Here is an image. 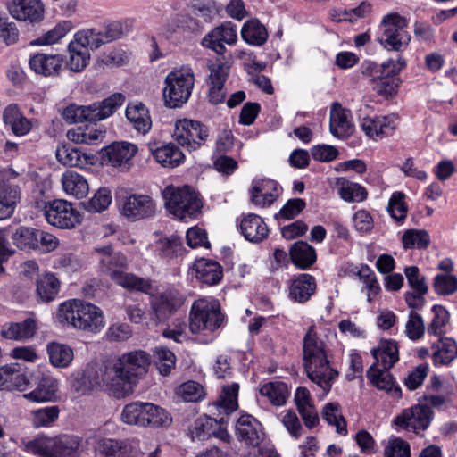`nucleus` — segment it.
<instances>
[{
  "instance_id": "1",
  "label": "nucleus",
  "mask_w": 457,
  "mask_h": 457,
  "mask_svg": "<svg viewBox=\"0 0 457 457\" xmlns=\"http://www.w3.org/2000/svg\"><path fill=\"white\" fill-rule=\"evenodd\" d=\"M122 25L112 22L101 30L87 29L75 35V39L69 44V60L66 66L74 72L82 71L90 59L89 49H97L101 46L121 37Z\"/></svg>"
},
{
  "instance_id": "2",
  "label": "nucleus",
  "mask_w": 457,
  "mask_h": 457,
  "mask_svg": "<svg viewBox=\"0 0 457 457\" xmlns=\"http://www.w3.org/2000/svg\"><path fill=\"white\" fill-rule=\"evenodd\" d=\"M303 361L309 379L328 394L338 373L329 366L325 344L318 337L313 327L308 329L303 338Z\"/></svg>"
},
{
  "instance_id": "3",
  "label": "nucleus",
  "mask_w": 457,
  "mask_h": 457,
  "mask_svg": "<svg viewBox=\"0 0 457 457\" xmlns=\"http://www.w3.org/2000/svg\"><path fill=\"white\" fill-rule=\"evenodd\" d=\"M56 316L59 322L87 332L96 333L105 325L102 310L79 299L62 303Z\"/></svg>"
},
{
  "instance_id": "4",
  "label": "nucleus",
  "mask_w": 457,
  "mask_h": 457,
  "mask_svg": "<svg viewBox=\"0 0 457 457\" xmlns=\"http://www.w3.org/2000/svg\"><path fill=\"white\" fill-rule=\"evenodd\" d=\"M121 420L142 428H161L171 424L172 418L163 408L152 403L134 402L125 405Z\"/></svg>"
},
{
  "instance_id": "5",
  "label": "nucleus",
  "mask_w": 457,
  "mask_h": 457,
  "mask_svg": "<svg viewBox=\"0 0 457 457\" xmlns=\"http://www.w3.org/2000/svg\"><path fill=\"white\" fill-rule=\"evenodd\" d=\"M406 66L401 56L396 61L388 60L380 66L369 62L365 72L369 74L373 89L380 96L389 97L395 95L399 86L398 73Z\"/></svg>"
},
{
  "instance_id": "6",
  "label": "nucleus",
  "mask_w": 457,
  "mask_h": 457,
  "mask_svg": "<svg viewBox=\"0 0 457 457\" xmlns=\"http://www.w3.org/2000/svg\"><path fill=\"white\" fill-rule=\"evenodd\" d=\"M162 196L167 210L179 220L195 217L201 211V200L189 187L168 186L162 191Z\"/></svg>"
},
{
  "instance_id": "7",
  "label": "nucleus",
  "mask_w": 457,
  "mask_h": 457,
  "mask_svg": "<svg viewBox=\"0 0 457 457\" xmlns=\"http://www.w3.org/2000/svg\"><path fill=\"white\" fill-rule=\"evenodd\" d=\"M224 316L216 300L204 298L195 301L190 312L189 328L192 333L212 332L221 327Z\"/></svg>"
},
{
  "instance_id": "8",
  "label": "nucleus",
  "mask_w": 457,
  "mask_h": 457,
  "mask_svg": "<svg viewBox=\"0 0 457 457\" xmlns=\"http://www.w3.org/2000/svg\"><path fill=\"white\" fill-rule=\"evenodd\" d=\"M195 84L193 72L188 70L172 71L165 78L163 98L170 108H177L186 104Z\"/></svg>"
},
{
  "instance_id": "9",
  "label": "nucleus",
  "mask_w": 457,
  "mask_h": 457,
  "mask_svg": "<svg viewBox=\"0 0 457 457\" xmlns=\"http://www.w3.org/2000/svg\"><path fill=\"white\" fill-rule=\"evenodd\" d=\"M127 258L120 253H113L109 262L101 264L103 271L107 272L112 279L124 288L147 294L152 288L151 281L132 273L124 272L127 268Z\"/></svg>"
},
{
  "instance_id": "10",
  "label": "nucleus",
  "mask_w": 457,
  "mask_h": 457,
  "mask_svg": "<svg viewBox=\"0 0 457 457\" xmlns=\"http://www.w3.org/2000/svg\"><path fill=\"white\" fill-rule=\"evenodd\" d=\"M407 20L396 12L386 15L381 21L382 33L379 43L387 50L402 51L411 41V35L405 30Z\"/></svg>"
},
{
  "instance_id": "11",
  "label": "nucleus",
  "mask_w": 457,
  "mask_h": 457,
  "mask_svg": "<svg viewBox=\"0 0 457 457\" xmlns=\"http://www.w3.org/2000/svg\"><path fill=\"white\" fill-rule=\"evenodd\" d=\"M100 386L112 391L116 397L123 396L132 390L131 382L119 358L108 361L97 371Z\"/></svg>"
},
{
  "instance_id": "12",
  "label": "nucleus",
  "mask_w": 457,
  "mask_h": 457,
  "mask_svg": "<svg viewBox=\"0 0 457 457\" xmlns=\"http://www.w3.org/2000/svg\"><path fill=\"white\" fill-rule=\"evenodd\" d=\"M18 175L11 170L0 171V220L10 218L21 198Z\"/></svg>"
},
{
  "instance_id": "13",
  "label": "nucleus",
  "mask_w": 457,
  "mask_h": 457,
  "mask_svg": "<svg viewBox=\"0 0 457 457\" xmlns=\"http://www.w3.org/2000/svg\"><path fill=\"white\" fill-rule=\"evenodd\" d=\"M47 222L59 228H71L80 222V215L71 203L62 199L48 202L45 205Z\"/></svg>"
},
{
  "instance_id": "14",
  "label": "nucleus",
  "mask_w": 457,
  "mask_h": 457,
  "mask_svg": "<svg viewBox=\"0 0 457 457\" xmlns=\"http://www.w3.org/2000/svg\"><path fill=\"white\" fill-rule=\"evenodd\" d=\"M6 7L12 18L32 26L45 19V5L41 0H11Z\"/></svg>"
},
{
  "instance_id": "15",
  "label": "nucleus",
  "mask_w": 457,
  "mask_h": 457,
  "mask_svg": "<svg viewBox=\"0 0 457 457\" xmlns=\"http://www.w3.org/2000/svg\"><path fill=\"white\" fill-rule=\"evenodd\" d=\"M155 211V204L147 195L133 194L123 197L120 202L121 215L131 220L150 218L154 215Z\"/></svg>"
},
{
  "instance_id": "16",
  "label": "nucleus",
  "mask_w": 457,
  "mask_h": 457,
  "mask_svg": "<svg viewBox=\"0 0 457 457\" xmlns=\"http://www.w3.org/2000/svg\"><path fill=\"white\" fill-rule=\"evenodd\" d=\"M432 417V411L425 405H415L404 409L394 420V424L402 428L419 433L428 428Z\"/></svg>"
},
{
  "instance_id": "17",
  "label": "nucleus",
  "mask_w": 457,
  "mask_h": 457,
  "mask_svg": "<svg viewBox=\"0 0 457 457\" xmlns=\"http://www.w3.org/2000/svg\"><path fill=\"white\" fill-rule=\"evenodd\" d=\"M237 41L236 26L229 21L215 27L202 39L203 46L214 51L218 55H225V44L233 46Z\"/></svg>"
},
{
  "instance_id": "18",
  "label": "nucleus",
  "mask_w": 457,
  "mask_h": 457,
  "mask_svg": "<svg viewBox=\"0 0 457 457\" xmlns=\"http://www.w3.org/2000/svg\"><path fill=\"white\" fill-rule=\"evenodd\" d=\"M126 97L121 93H114L107 98L83 105L85 122L96 123L111 117L123 104Z\"/></svg>"
},
{
  "instance_id": "19",
  "label": "nucleus",
  "mask_w": 457,
  "mask_h": 457,
  "mask_svg": "<svg viewBox=\"0 0 457 457\" xmlns=\"http://www.w3.org/2000/svg\"><path fill=\"white\" fill-rule=\"evenodd\" d=\"M57 160L65 166L82 169L95 165L98 156L85 152L75 145H61L56 149Z\"/></svg>"
},
{
  "instance_id": "20",
  "label": "nucleus",
  "mask_w": 457,
  "mask_h": 457,
  "mask_svg": "<svg viewBox=\"0 0 457 457\" xmlns=\"http://www.w3.org/2000/svg\"><path fill=\"white\" fill-rule=\"evenodd\" d=\"M173 137L178 143H198L208 139L209 129L199 121L184 119L176 122Z\"/></svg>"
},
{
  "instance_id": "21",
  "label": "nucleus",
  "mask_w": 457,
  "mask_h": 457,
  "mask_svg": "<svg viewBox=\"0 0 457 457\" xmlns=\"http://www.w3.org/2000/svg\"><path fill=\"white\" fill-rule=\"evenodd\" d=\"M137 152L136 145H106L99 152L102 165L120 167L127 164Z\"/></svg>"
},
{
  "instance_id": "22",
  "label": "nucleus",
  "mask_w": 457,
  "mask_h": 457,
  "mask_svg": "<svg viewBox=\"0 0 457 457\" xmlns=\"http://www.w3.org/2000/svg\"><path fill=\"white\" fill-rule=\"evenodd\" d=\"M120 361L123 363L124 370L131 384L145 375L151 363L150 354L143 350H136L121 355Z\"/></svg>"
},
{
  "instance_id": "23",
  "label": "nucleus",
  "mask_w": 457,
  "mask_h": 457,
  "mask_svg": "<svg viewBox=\"0 0 457 457\" xmlns=\"http://www.w3.org/2000/svg\"><path fill=\"white\" fill-rule=\"evenodd\" d=\"M29 385L27 375L19 363H11L0 367V390H26Z\"/></svg>"
},
{
  "instance_id": "24",
  "label": "nucleus",
  "mask_w": 457,
  "mask_h": 457,
  "mask_svg": "<svg viewBox=\"0 0 457 457\" xmlns=\"http://www.w3.org/2000/svg\"><path fill=\"white\" fill-rule=\"evenodd\" d=\"M183 303L182 296L177 292H165L157 295L152 301V309L156 322L165 320L173 312L179 309Z\"/></svg>"
},
{
  "instance_id": "25",
  "label": "nucleus",
  "mask_w": 457,
  "mask_h": 457,
  "mask_svg": "<svg viewBox=\"0 0 457 457\" xmlns=\"http://www.w3.org/2000/svg\"><path fill=\"white\" fill-rule=\"evenodd\" d=\"M251 202L258 207H268L278 197V183L271 179H261L253 182L250 189Z\"/></svg>"
},
{
  "instance_id": "26",
  "label": "nucleus",
  "mask_w": 457,
  "mask_h": 457,
  "mask_svg": "<svg viewBox=\"0 0 457 457\" xmlns=\"http://www.w3.org/2000/svg\"><path fill=\"white\" fill-rule=\"evenodd\" d=\"M329 127L332 135L339 140L346 139L353 132L354 127L349 119V112L338 103L331 106Z\"/></svg>"
},
{
  "instance_id": "27",
  "label": "nucleus",
  "mask_w": 457,
  "mask_h": 457,
  "mask_svg": "<svg viewBox=\"0 0 457 457\" xmlns=\"http://www.w3.org/2000/svg\"><path fill=\"white\" fill-rule=\"evenodd\" d=\"M236 435L246 445L256 446L262 441V425L252 415L244 414L236 423Z\"/></svg>"
},
{
  "instance_id": "28",
  "label": "nucleus",
  "mask_w": 457,
  "mask_h": 457,
  "mask_svg": "<svg viewBox=\"0 0 457 457\" xmlns=\"http://www.w3.org/2000/svg\"><path fill=\"white\" fill-rule=\"evenodd\" d=\"M29 64L37 74L45 77L57 76L62 69L63 58L57 54H37L30 57Z\"/></svg>"
},
{
  "instance_id": "29",
  "label": "nucleus",
  "mask_w": 457,
  "mask_h": 457,
  "mask_svg": "<svg viewBox=\"0 0 457 457\" xmlns=\"http://www.w3.org/2000/svg\"><path fill=\"white\" fill-rule=\"evenodd\" d=\"M239 228L245 238L253 243L262 242L269 235L266 223L254 213L245 215L240 221Z\"/></svg>"
},
{
  "instance_id": "30",
  "label": "nucleus",
  "mask_w": 457,
  "mask_h": 457,
  "mask_svg": "<svg viewBox=\"0 0 457 457\" xmlns=\"http://www.w3.org/2000/svg\"><path fill=\"white\" fill-rule=\"evenodd\" d=\"M397 118L392 116H381L377 118H364L361 120V129L370 138L376 140L378 137L389 136L395 129Z\"/></svg>"
},
{
  "instance_id": "31",
  "label": "nucleus",
  "mask_w": 457,
  "mask_h": 457,
  "mask_svg": "<svg viewBox=\"0 0 457 457\" xmlns=\"http://www.w3.org/2000/svg\"><path fill=\"white\" fill-rule=\"evenodd\" d=\"M388 370H389L379 369L376 367V364H373L367 371V378L378 390L385 391L393 397L400 398L402 390L399 386L395 384V381Z\"/></svg>"
},
{
  "instance_id": "32",
  "label": "nucleus",
  "mask_w": 457,
  "mask_h": 457,
  "mask_svg": "<svg viewBox=\"0 0 457 457\" xmlns=\"http://www.w3.org/2000/svg\"><path fill=\"white\" fill-rule=\"evenodd\" d=\"M295 402L306 427L312 428L319 423L318 412L312 403L311 394L306 387H298Z\"/></svg>"
},
{
  "instance_id": "33",
  "label": "nucleus",
  "mask_w": 457,
  "mask_h": 457,
  "mask_svg": "<svg viewBox=\"0 0 457 457\" xmlns=\"http://www.w3.org/2000/svg\"><path fill=\"white\" fill-rule=\"evenodd\" d=\"M58 390V381L50 376L43 377L37 387L27 394L23 397L29 401L35 403L53 402L56 399Z\"/></svg>"
},
{
  "instance_id": "34",
  "label": "nucleus",
  "mask_w": 457,
  "mask_h": 457,
  "mask_svg": "<svg viewBox=\"0 0 457 457\" xmlns=\"http://www.w3.org/2000/svg\"><path fill=\"white\" fill-rule=\"evenodd\" d=\"M315 290V278L310 274H300L292 280L289 295L295 302L305 303Z\"/></svg>"
},
{
  "instance_id": "35",
  "label": "nucleus",
  "mask_w": 457,
  "mask_h": 457,
  "mask_svg": "<svg viewBox=\"0 0 457 457\" xmlns=\"http://www.w3.org/2000/svg\"><path fill=\"white\" fill-rule=\"evenodd\" d=\"M372 356L376 360V367L389 370L398 361V346L393 340H384L379 343L378 348L371 350Z\"/></svg>"
},
{
  "instance_id": "36",
  "label": "nucleus",
  "mask_w": 457,
  "mask_h": 457,
  "mask_svg": "<svg viewBox=\"0 0 457 457\" xmlns=\"http://www.w3.org/2000/svg\"><path fill=\"white\" fill-rule=\"evenodd\" d=\"M96 451L104 457H137L130 443L113 439H101Z\"/></svg>"
},
{
  "instance_id": "37",
  "label": "nucleus",
  "mask_w": 457,
  "mask_h": 457,
  "mask_svg": "<svg viewBox=\"0 0 457 457\" xmlns=\"http://www.w3.org/2000/svg\"><path fill=\"white\" fill-rule=\"evenodd\" d=\"M3 119L13 134L19 137L28 134L32 128L31 120L27 119L15 104H10L4 109Z\"/></svg>"
},
{
  "instance_id": "38",
  "label": "nucleus",
  "mask_w": 457,
  "mask_h": 457,
  "mask_svg": "<svg viewBox=\"0 0 457 457\" xmlns=\"http://www.w3.org/2000/svg\"><path fill=\"white\" fill-rule=\"evenodd\" d=\"M150 151L154 160L165 168L177 167L185 158L184 154L177 145H162L158 147H151Z\"/></svg>"
},
{
  "instance_id": "39",
  "label": "nucleus",
  "mask_w": 457,
  "mask_h": 457,
  "mask_svg": "<svg viewBox=\"0 0 457 457\" xmlns=\"http://www.w3.org/2000/svg\"><path fill=\"white\" fill-rule=\"evenodd\" d=\"M36 330V321L29 318L22 322L4 324L1 328V336L11 340H24L32 337Z\"/></svg>"
},
{
  "instance_id": "40",
  "label": "nucleus",
  "mask_w": 457,
  "mask_h": 457,
  "mask_svg": "<svg viewBox=\"0 0 457 457\" xmlns=\"http://www.w3.org/2000/svg\"><path fill=\"white\" fill-rule=\"evenodd\" d=\"M196 278L206 285L212 286L219 283L222 278V268L216 262L205 259L195 262Z\"/></svg>"
},
{
  "instance_id": "41",
  "label": "nucleus",
  "mask_w": 457,
  "mask_h": 457,
  "mask_svg": "<svg viewBox=\"0 0 457 457\" xmlns=\"http://www.w3.org/2000/svg\"><path fill=\"white\" fill-rule=\"evenodd\" d=\"M62 188L66 194L78 199L87 195L89 187L87 179L75 171H66L62 177Z\"/></svg>"
},
{
  "instance_id": "42",
  "label": "nucleus",
  "mask_w": 457,
  "mask_h": 457,
  "mask_svg": "<svg viewBox=\"0 0 457 457\" xmlns=\"http://www.w3.org/2000/svg\"><path fill=\"white\" fill-rule=\"evenodd\" d=\"M439 339L432 344L433 360L436 364H449L457 356L456 342L449 337H438Z\"/></svg>"
},
{
  "instance_id": "43",
  "label": "nucleus",
  "mask_w": 457,
  "mask_h": 457,
  "mask_svg": "<svg viewBox=\"0 0 457 457\" xmlns=\"http://www.w3.org/2000/svg\"><path fill=\"white\" fill-rule=\"evenodd\" d=\"M289 254L292 262L303 270L311 267L317 259L315 249L303 241L295 242L291 246Z\"/></svg>"
},
{
  "instance_id": "44",
  "label": "nucleus",
  "mask_w": 457,
  "mask_h": 457,
  "mask_svg": "<svg viewBox=\"0 0 457 457\" xmlns=\"http://www.w3.org/2000/svg\"><path fill=\"white\" fill-rule=\"evenodd\" d=\"M126 117L133 124L135 129L141 134L147 133L151 129L152 121L149 112L142 103L128 104Z\"/></svg>"
},
{
  "instance_id": "45",
  "label": "nucleus",
  "mask_w": 457,
  "mask_h": 457,
  "mask_svg": "<svg viewBox=\"0 0 457 457\" xmlns=\"http://www.w3.org/2000/svg\"><path fill=\"white\" fill-rule=\"evenodd\" d=\"M37 296L43 303L52 302L57 295L60 282L52 273H45L37 279Z\"/></svg>"
},
{
  "instance_id": "46",
  "label": "nucleus",
  "mask_w": 457,
  "mask_h": 457,
  "mask_svg": "<svg viewBox=\"0 0 457 457\" xmlns=\"http://www.w3.org/2000/svg\"><path fill=\"white\" fill-rule=\"evenodd\" d=\"M79 440L76 436H62L53 438L50 457H78Z\"/></svg>"
},
{
  "instance_id": "47",
  "label": "nucleus",
  "mask_w": 457,
  "mask_h": 457,
  "mask_svg": "<svg viewBox=\"0 0 457 457\" xmlns=\"http://www.w3.org/2000/svg\"><path fill=\"white\" fill-rule=\"evenodd\" d=\"M241 37L249 45L261 46L268 39V31L259 20L253 19L244 24Z\"/></svg>"
},
{
  "instance_id": "48",
  "label": "nucleus",
  "mask_w": 457,
  "mask_h": 457,
  "mask_svg": "<svg viewBox=\"0 0 457 457\" xmlns=\"http://www.w3.org/2000/svg\"><path fill=\"white\" fill-rule=\"evenodd\" d=\"M336 187L340 197L346 202H361L364 201L368 195L363 187L345 178H338L336 181Z\"/></svg>"
},
{
  "instance_id": "49",
  "label": "nucleus",
  "mask_w": 457,
  "mask_h": 457,
  "mask_svg": "<svg viewBox=\"0 0 457 457\" xmlns=\"http://www.w3.org/2000/svg\"><path fill=\"white\" fill-rule=\"evenodd\" d=\"M46 351L50 363L54 367L65 368L73 360V351L67 345L51 342L47 344Z\"/></svg>"
},
{
  "instance_id": "50",
  "label": "nucleus",
  "mask_w": 457,
  "mask_h": 457,
  "mask_svg": "<svg viewBox=\"0 0 457 457\" xmlns=\"http://www.w3.org/2000/svg\"><path fill=\"white\" fill-rule=\"evenodd\" d=\"M218 421L209 416L203 415L197 418L189 428L188 433L192 440H206L215 433Z\"/></svg>"
},
{
  "instance_id": "51",
  "label": "nucleus",
  "mask_w": 457,
  "mask_h": 457,
  "mask_svg": "<svg viewBox=\"0 0 457 457\" xmlns=\"http://www.w3.org/2000/svg\"><path fill=\"white\" fill-rule=\"evenodd\" d=\"M260 394L267 397L273 405L283 406L288 397V388L284 382L271 381L261 386Z\"/></svg>"
},
{
  "instance_id": "52",
  "label": "nucleus",
  "mask_w": 457,
  "mask_h": 457,
  "mask_svg": "<svg viewBox=\"0 0 457 457\" xmlns=\"http://www.w3.org/2000/svg\"><path fill=\"white\" fill-rule=\"evenodd\" d=\"M154 362L162 376L169 375L176 364L175 354L165 346H158L154 350Z\"/></svg>"
},
{
  "instance_id": "53",
  "label": "nucleus",
  "mask_w": 457,
  "mask_h": 457,
  "mask_svg": "<svg viewBox=\"0 0 457 457\" xmlns=\"http://www.w3.org/2000/svg\"><path fill=\"white\" fill-rule=\"evenodd\" d=\"M237 393V384L224 386L219 399L213 403V407L223 410L227 414L236 411L238 407Z\"/></svg>"
},
{
  "instance_id": "54",
  "label": "nucleus",
  "mask_w": 457,
  "mask_h": 457,
  "mask_svg": "<svg viewBox=\"0 0 457 457\" xmlns=\"http://www.w3.org/2000/svg\"><path fill=\"white\" fill-rule=\"evenodd\" d=\"M402 243L405 249H426L430 244V237L425 229H408L402 237Z\"/></svg>"
},
{
  "instance_id": "55",
  "label": "nucleus",
  "mask_w": 457,
  "mask_h": 457,
  "mask_svg": "<svg viewBox=\"0 0 457 457\" xmlns=\"http://www.w3.org/2000/svg\"><path fill=\"white\" fill-rule=\"evenodd\" d=\"M99 381L97 371L88 369L73 380L72 387L76 392L86 395L96 388L101 387Z\"/></svg>"
},
{
  "instance_id": "56",
  "label": "nucleus",
  "mask_w": 457,
  "mask_h": 457,
  "mask_svg": "<svg viewBox=\"0 0 457 457\" xmlns=\"http://www.w3.org/2000/svg\"><path fill=\"white\" fill-rule=\"evenodd\" d=\"M433 318L428 327V333L436 337H442L445 333V326L449 322V312L442 305H434Z\"/></svg>"
},
{
  "instance_id": "57",
  "label": "nucleus",
  "mask_w": 457,
  "mask_h": 457,
  "mask_svg": "<svg viewBox=\"0 0 457 457\" xmlns=\"http://www.w3.org/2000/svg\"><path fill=\"white\" fill-rule=\"evenodd\" d=\"M220 56L217 58L215 63L208 66L210 71L209 84H225L228 77L231 63L225 55Z\"/></svg>"
},
{
  "instance_id": "58",
  "label": "nucleus",
  "mask_w": 457,
  "mask_h": 457,
  "mask_svg": "<svg viewBox=\"0 0 457 457\" xmlns=\"http://www.w3.org/2000/svg\"><path fill=\"white\" fill-rule=\"evenodd\" d=\"M37 229L28 227L19 228L12 235L14 245L22 249H37Z\"/></svg>"
},
{
  "instance_id": "59",
  "label": "nucleus",
  "mask_w": 457,
  "mask_h": 457,
  "mask_svg": "<svg viewBox=\"0 0 457 457\" xmlns=\"http://www.w3.org/2000/svg\"><path fill=\"white\" fill-rule=\"evenodd\" d=\"M191 13L204 22H211L219 12L216 3L212 0H195L191 6Z\"/></svg>"
},
{
  "instance_id": "60",
  "label": "nucleus",
  "mask_w": 457,
  "mask_h": 457,
  "mask_svg": "<svg viewBox=\"0 0 457 457\" xmlns=\"http://www.w3.org/2000/svg\"><path fill=\"white\" fill-rule=\"evenodd\" d=\"M322 416L328 424L336 427L337 433L341 435L347 434L346 421L340 413L338 403H327L323 409Z\"/></svg>"
},
{
  "instance_id": "61",
  "label": "nucleus",
  "mask_w": 457,
  "mask_h": 457,
  "mask_svg": "<svg viewBox=\"0 0 457 457\" xmlns=\"http://www.w3.org/2000/svg\"><path fill=\"white\" fill-rule=\"evenodd\" d=\"M58 406H47L31 411L32 424L36 428L51 426L59 417Z\"/></svg>"
},
{
  "instance_id": "62",
  "label": "nucleus",
  "mask_w": 457,
  "mask_h": 457,
  "mask_svg": "<svg viewBox=\"0 0 457 457\" xmlns=\"http://www.w3.org/2000/svg\"><path fill=\"white\" fill-rule=\"evenodd\" d=\"M177 395L185 402H198L205 396L206 392L201 384L190 380L178 387Z\"/></svg>"
},
{
  "instance_id": "63",
  "label": "nucleus",
  "mask_w": 457,
  "mask_h": 457,
  "mask_svg": "<svg viewBox=\"0 0 457 457\" xmlns=\"http://www.w3.org/2000/svg\"><path fill=\"white\" fill-rule=\"evenodd\" d=\"M156 250L162 257L174 258L181 254L183 245L177 237L161 238L156 244Z\"/></svg>"
},
{
  "instance_id": "64",
  "label": "nucleus",
  "mask_w": 457,
  "mask_h": 457,
  "mask_svg": "<svg viewBox=\"0 0 457 457\" xmlns=\"http://www.w3.org/2000/svg\"><path fill=\"white\" fill-rule=\"evenodd\" d=\"M433 287L439 295H450L457 291V278L452 274H437L433 279Z\"/></svg>"
}]
</instances>
